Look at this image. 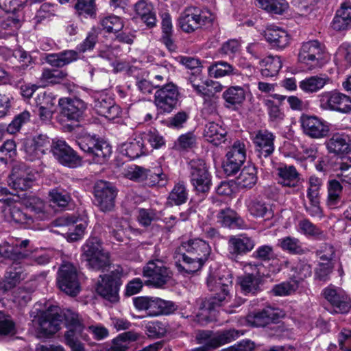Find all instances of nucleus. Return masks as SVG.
Returning a JSON list of instances; mask_svg holds the SVG:
<instances>
[{
  "mask_svg": "<svg viewBox=\"0 0 351 351\" xmlns=\"http://www.w3.org/2000/svg\"><path fill=\"white\" fill-rule=\"evenodd\" d=\"M239 284L241 293L245 295H255L261 290V279L252 274L241 277L239 280Z\"/></svg>",
  "mask_w": 351,
  "mask_h": 351,
  "instance_id": "obj_42",
  "label": "nucleus"
},
{
  "mask_svg": "<svg viewBox=\"0 0 351 351\" xmlns=\"http://www.w3.org/2000/svg\"><path fill=\"white\" fill-rule=\"evenodd\" d=\"M93 98V108L99 115L110 120L121 115L122 110L111 96L105 93H97Z\"/></svg>",
  "mask_w": 351,
  "mask_h": 351,
  "instance_id": "obj_23",
  "label": "nucleus"
},
{
  "mask_svg": "<svg viewBox=\"0 0 351 351\" xmlns=\"http://www.w3.org/2000/svg\"><path fill=\"white\" fill-rule=\"evenodd\" d=\"M271 99H264L263 103L267 108L269 121L275 126L280 125L285 118V114L280 106L286 99V96L279 94H272Z\"/></svg>",
  "mask_w": 351,
  "mask_h": 351,
  "instance_id": "obj_27",
  "label": "nucleus"
},
{
  "mask_svg": "<svg viewBox=\"0 0 351 351\" xmlns=\"http://www.w3.org/2000/svg\"><path fill=\"white\" fill-rule=\"evenodd\" d=\"M237 72L232 64L223 60L215 61L208 67V76L217 79L236 75Z\"/></svg>",
  "mask_w": 351,
  "mask_h": 351,
  "instance_id": "obj_37",
  "label": "nucleus"
},
{
  "mask_svg": "<svg viewBox=\"0 0 351 351\" xmlns=\"http://www.w3.org/2000/svg\"><path fill=\"white\" fill-rule=\"evenodd\" d=\"M327 76L313 75L306 77L299 82V88L306 94H312L318 92L328 82Z\"/></svg>",
  "mask_w": 351,
  "mask_h": 351,
  "instance_id": "obj_40",
  "label": "nucleus"
},
{
  "mask_svg": "<svg viewBox=\"0 0 351 351\" xmlns=\"http://www.w3.org/2000/svg\"><path fill=\"white\" fill-rule=\"evenodd\" d=\"M114 173H119L121 176H146L150 170L128 163H114L112 165Z\"/></svg>",
  "mask_w": 351,
  "mask_h": 351,
  "instance_id": "obj_50",
  "label": "nucleus"
},
{
  "mask_svg": "<svg viewBox=\"0 0 351 351\" xmlns=\"http://www.w3.org/2000/svg\"><path fill=\"white\" fill-rule=\"evenodd\" d=\"M334 30L343 31L351 28V3H343L336 12L331 23Z\"/></svg>",
  "mask_w": 351,
  "mask_h": 351,
  "instance_id": "obj_32",
  "label": "nucleus"
},
{
  "mask_svg": "<svg viewBox=\"0 0 351 351\" xmlns=\"http://www.w3.org/2000/svg\"><path fill=\"white\" fill-rule=\"evenodd\" d=\"M188 191L185 184L180 182L176 184L168 197V202L171 206H180L186 202Z\"/></svg>",
  "mask_w": 351,
  "mask_h": 351,
  "instance_id": "obj_49",
  "label": "nucleus"
},
{
  "mask_svg": "<svg viewBox=\"0 0 351 351\" xmlns=\"http://www.w3.org/2000/svg\"><path fill=\"white\" fill-rule=\"evenodd\" d=\"M226 130L215 122H210L205 125L204 137L206 140L215 146L226 141Z\"/></svg>",
  "mask_w": 351,
  "mask_h": 351,
  "instance_id": "obj_35",
  "label": "nucleus"
},
{
  "mask_svg": "<svg viewBox=\"0 0 351 351\" xmlns=\"http://www.w3.org/2000/svg\"><path fill=\"white\" fill-rule=\"evenodd\" d=\"M226 157L243 163L246 158L245 144L240 141H236L227 152Z\"/></svg>",
  "mask_w": 351,
  "mask_h": 351,
  "instance_id": "obj_60",
  "label": "nucleus"
},
{
  "mask_svg": "<svg viewBox=\"0 0 351 351\" xmlns=\"http://www.w3.org/2000/svg\"><path fill=\"white\" fill-rule=\"evenodd\" d=\"M254 245V241L244 234L232 236L228 240L229 252L235 256L246 254Z\"/></svg>",
  "mask_w": 351,
  "mask_h": 351,
  "instance_id": "obj_29",
  "label": "nucleus"
},
{
  "mask_svg": "<svg viewBox=\"0 0 351 351\" xmlns=\"http://www.w3.org/2000/svg\"><path fill=\"white\" fill-rule=\"evenodd\" d=\"M97 42V35L88 32L86 38L76 46L75 49H66L58 53H48L45 61L53 67L62 68L81 58V54L94 49Z\"/></svg>",
  "mask_w": 351,
  "mask_h": 351,
  "instance_id": "obj_3",
  "label": "nucleus"
},
{
  "mask_svg": "<svg viewBox=\"0 0 351 351\" xmlns=\"http://www.w3.org/2000/svg\"><path fill=\"white\" fill-rule=\"evenodd\" d=\"M27 0H0V8L7 13H14L22 8ZM20 21L9 14L0 16V38H8L16 35Z\"/></svg>",
  "mask_w": 351,
  "mask_h": 351,
  "instance_id": "obj_7",
  "label": "nucleus"
},
{
  "mask_svg": "<svg viewBox=\"0 0 351 351\" xmlns=\"http://www.w3.org/2000/svg\"><path fill=\"white\" fill-rule=\"evenodd\" d=\"M240 332L235 329L225 330L215 333L216 348L230 343L240 337Z\"/></svg>",
  "mask_w": 351,
  "mask_h": 351,
  "instance_id": "obj_61",
  "label": "nucleus"
},
{
  "mask_svg": "<svg viewBox=\"0 0 351 351\" xmlns=\"http://www.w3.org/2000/svg\"><path fill=\"white\" fill-rule=\"evenodd\" d=\"M86 227V222H82L78 224H74L73 227L69 228V230H66L64 232H60L58 230H53V232L63 235L69 242H73L82 239Z\"/></svg>",
  "mask_w": 351,
  "mask_h": 351,
  "instance_id": "obj_55",
  "label": "nucleus"
},
{
  "mask_svg": "<svg viewBox=\"0 0 351 351\" xmlns=\"http://www.w3.org/2000/svg\"><path fill=\"white\" fill-rule=\"evenodd\" d=\"M158 89L154 93V104L159 114H169L177 108L180 92L173 82L162 85L156 84Z\"/></svg>",
  "mask_w": 351,
  "mask_h": 351,
  "instance_id": "obj_10",
  "label": "nucleus"
},
{
  "mask_svg": "<svg viewBox=\"0 0 351 351\" xmlns=\"http://www.w3.org/2000/svg\"><path fill=\"white\" fill-rule=\"evenodd\" d=\"M252 256L261 261H269L275 257L274 247L269 244L260 245L254 251Z\"/></svg>",
  "mask_w": 351,
  "mask_h": 351,
  "instance_id": "obj_64",
  "label": "nucleus"
},
{
  "mask_svg": "<svg viewBox=\"0 0 351 351\" xmlns=\"http://www.w3.org/2000/svg\"><path fill=\"white\" fill-rule=\"evenodd\" d=\"M285 315L281 308L267 305L261 309L250 312L246 316V322L252 327L264 328L270 324L278 323Z\"/></svg>",
  "mask_w": 351,
  "mask_h": 351,
  "instance_id": "obj_14",
  "label": "nucleus"
},
{
  "mask_svg": "<svg viewBox=\"0 0 351 351\" xmlns=\"http://www.w3.org/2000/svg\"><path fill=\"white\" fill-rule=\"evenodd\" d=\"M162 42L168 49L174 51L176 46L173 39V25L169 13L164 12L161 15Z\"/></svg>",
  "mask_w": 351,
  "mask_h": 351,
  "instance_id": "obj_41",
  "label": "nucleus"
},
{
  "mask_svg": "<svg viewBox=\"0 0 351 351\" xmlns=\"http://www.w3.org/2000/svg\"><path fill=\"white\" fill-rule=\"evenodd\" d=\"M342 69L351 66V44L344 43L338 49L336 58Z\"/></svg>",
  "mask_w": 351,
  "mask_h": 351,
  "instance_id": "obj_56",
  "label": "nucleus"
},
{
  "mask_svg": "<svg viewBox=\"0 0 351 351\" xmlns=\"http://www.w3.org/2000/svg\"><path fill=\"white\" fill-rule=\"evenodd\" d=\"M141 138H143L144 142H148L154 149H159L165 145L164 137L155 129L144 132Z\"/></svg>",
  "mask_w": 351,
  "mask_h": 351,
  "instance_id": "obj_63",
  "label": "nucleus"
},
{
  "mask_svg": "<svg viewBox=\"0 0 351 351\" xmlns=\"http://www.w3.org/2000/svg\"><path fill=\"white\" fill-rule=\"evenodd\" d=\"M262 69L261 75L263 77H273L277 75L282 68V60L280 56H268L261 62Z\"/></svg>",
  "mask_w": 351,
  "mask_h": 351,
  "instance_id": "obj_43",
  "label": "nucleus"
},
{
  "mask_svg": "<svg viewBox=\"0 0 351 351\" xmlns=\"http://www.w3.org/2000/svg\"><path fill=\"white\" fill-rule=\"evenodd\" d=\"M68 75L66 71L45 69L43 71L41 78L43 80L51 84H58Z\"/></svg>",
  "mask_w": 351,
  "mask_h": 351,
  "instance_id": "obj_59",
  "label": "nucleus"
},
{
  "mask_svg": "<svg viewBox=\"0 0 351 351\" xmlns=\"http://www.w3.org/2000/svg\"><path fill=\"white\" fill-rule=\"evenodd\" d=\"M121 152L131 160L136 159L148 153V149L144 144L143 138L136 136L121 145Z\"/></svg>",
  "mask_w": 351,
  "mask_h": 351,
  "instance_id": "obj_31",
  "label": "nucleus"
},
{
  "mask_svg": "<svg viewBox=\"0 0 351 351\" xmlns=\"http://www.w3.org/2000/svg\"><path fill=\"white\" fill-rule=\"evenodd\" d=\"M265 38L272 47L284 49L289 43L290 36L280 28H268L265 32Z\"/></svg>",
  "mask_w": 351,
  "mask_h": 351,
  "instance_id": "obj_34",
  "label": "nucleus"
},
{
  "mask_svg": "<svg viewBox=\"0 0 351 351\" xmlns=\"http://www.w3.org/2000/svg\"><path fill=\"white\" fill-rule=\"evenodd\" d=\"M66 331L64 343L72 351H86L84 343L88 342V330L80 318L78 313L66 310L64 314Z\"/></svg>",
  "mask_w": 351,
  "mask_h": 351,
  "instance_id": "obj_5",
  "label": "nucleus"
},
{
  "mask_svg": "<svg viewBox=\"0 0 351 351\" xmlns=\"http://www.w3.org/2000/svg\"><path fill=\"white\" fill-rule=\"evenodd\" d=\"M298 59L313 70L322 68L328 62V57L324 46L318 40H313L302 44Z\"/></svg>",
  "mask_w": 351,
  "mask_h": 351,
  "instance_id": "obj_11",
  "label": "nucleus"
},
{
  "mask_svg": "<svg viewBox=\"0 0 351 351\" xmlns=\"http://www.w3.org/2000/svg\"><path fill=\"white\" fill-rule=\"evenodd\" d=\"M304 133L314 138H320L328 135L330 128L327 123L316 116L302 114L299 120Z\"/></svg>",
  "mask_w": 351,
  "mask_h": 351,
  "instance_id": "obj_25",
  "label": "nucleus"
},
{
  "mask_svg": "<svg viewBox=\"0 0 351 351\" xmlns=\"http://www.w3.org/2000/svg\"><path fill=\"white\" fill-rule=\"evenodd\" d=\"M256 5L272 14H283L289 8L286 0H256Z\"/></svg>",
  "mask_w": 351,
  "mask_h": 351,
  "instance_id": "obj_46",
  "label": "nucleus"
},
{
  "mask_svg": "<svg viewBox=\"0 0 351 351\" xmlns=\"http://www.w3.org/2000/svg\"><path fill=\"white\" fill-rule=\"evenodd\" d=\"M30 113L27 110H24L18 115H16L12 122L6 127L0 125V141L3 138V132L5 130L9 134H15L19 131L21 126L25 124L30 120Z\"/></svg>",
  "mask_w": 351,
  "mask_h": 351,
  "instance_id": "obj_48",
  "label": "nucleus"
},
{
  "mask_svg": "<svg viewBox=\"0 0 351 351\" xmlns=\"http://www.w3.org/2000/svg\"><path fill=\"white\" fill-rule=\"evenodd\" d=\"M57 284L59 289L71 296L77 295L80 285L76 267L70 263H63L58 272Z\"/></svg>",
  "mask_w": 351,
  "mask_h": 351,
  "instance_id": "obj_15",
  "label": "nucleus"
},
{
  "mask_svg": "<svg viewBox=\"0 0 351 351\" xmlns=\"http://www.w3.org/2000/svg\"><path fill=\"white\" fill-rule=\"evenodd\" d=\"M275 138V135L267 130H259L254 133L252 140L255 153L259 158H267L273 154Z\"/></svg>",
  "mask_w": 351,
  "mask_h": 351,
  "instance_id": "obj_24",
  "label": "nucleus"
},
{
  "mask_svg": "<svg viewBox=\"0 0 351 351\" xmlns=\"http://www.w3.org/2000/svg\"><path fill=\"white\" fill-rule=\"evenodd\" d=\"M117 193L116 186L108 181L99 180L94 186L95 204L103 212L110 211L114 208Z\"/></svg>",
  "mask_w": 351,
  "mask_h": 351,
  "instance_id": "obj_17",
  "label": "nucleus"
},
{
  "mask_svg": "<svg viewBox=\"0 0 351 351\" xmlns=\"http://www.w3.org/2000/svg\"><path fill=\"white\" fill-rule=\"evenodd\" d=\"M319 106L325 110L336 111L341 113L351 112V98L339 91L322 93L319 95Z\"/></svg>",
  "mask_w": 351,
  "mask_h": 351,
  "instance_id": "obj_19",
  "label": "nucleus"
},
{
  "mask_svg": "<svg viewBox=\"0 0 351 351\" xmlns=\"http://www.w3.org/2000/svg\"><path fill=\"white\" fill-rule=\"evenodd\" d=\"M143 274L149 282L157 288L163 287L172 277L171 269L159 259L149 261L144 267Z\"/></svg>",
  "mask_w": 351,
  "mask_h": 351,
  "instance_id": "obj_18",
  "label": "nucleus"
},
{
  "mask_svg": "<svg viewBox=\"0 0 351 351\" xmlns=\"http://www.w3.org/2000/svg\"><path fill=\"white\" fill-rule=\"evenodd\" d=\"M189 119V113L181 110L166 120L167 127L173 129L183 128Z\"/></svg>",
  "mask_w": 351,
  "mask_h": 351,
  "instance_id": "obj_62",
  "label": "nucleus"
},
{
  "mask_svg": "<svg viewBox=\"0 0 351 351\" xmlns=\"http://www.w3.org/2000/svg\"><path fill=\"white\" fill-rule=\"evenodd\" d=\"M211 254V247L200 238L190 239L181 243L173 254L175 265L183 276L200 270Z\"/></svg>",
  "mask_w": 351,
  "mask_h": 351,
  "instance_id": "obj_2",
  "label": "nucleus"
},
{
  "mask_svg": "<svg viewBox=\"0 0 351 351\" xmlns=\"http://www.w3.org/2000/svg\"><path fill=\"white\" fill-rule=\"evenodd\" d=\"M232 274L226 267L221 266L214 272L210 270L206 282L209 290L214 295L205 300L196 301L197 308L189 312H179L181 317L190 319L200 325H205L213 320L215 310L228 302L232 289Z\"/></svg>",
  "mask_w": 351,
  "mask_h": 351,
  "instance_id": "obj_1",
  "label": "nucleus"
},
{
  "mask_svg": "<svg viewBox=\"0 0 351 351\" xmlns=\"http://www.w3.org/2000/svg\"><path fill=\"white\" fill-rule=\"evenodd\" d=\"M81 257L86 265L95 271H104L110 265L109 254L104 251L101 240L96 237H89L82 246Z\"/></svg>",
  "mask_w": 351,
  "mask_h": 351,
  "instance_id": "obj_6",
  "label": "nucleus"
},
{
  "mask_svg": "<svg viewBox=\"0 0 351 351\" xmlns=\"http://www.w3.org/2000/svg\"><path fill=\"white\" fill-rule=\"evenodd\" d=\"M123 268L120 265L108 274L100 275L96 287L97 293L105 300L114 303L119 301V291L122 285Z\"/></svg>",
  "mask_w": 351,
  "mask_h": 351,
  "instance_id": "obj_8",
  "label": "nucleus"
},
{
  "mask_svg": "<svg viewBox=\"0 0 351 351\" xmlns=\"http://www.w3.org/2000/svg\"><path fill=\"white\" fill-rule=\"evenodd\" d=\"M213 21L212 14L197 7H188L180 14L178 24L186 33H192L205 25H211Z\"/></svg>",
  "mask_w": 351,
  "mask_h": 351,
  "instance_id": "obj_9",
  "label": "nucleus"
},
{
  "mask_svg": "<svg viewBox=\"0 0 351 351\" xmlns=\"http://www.w3.org/2000/svg\"><path fill=\"white\" fill-rule=\"evenodd\" d=\"M297 231L306 237H317L321 234L319 228L308 219H303L298 221Z\"/></svg>",
  "mask_w": 351,
  "mask_h": 351,
  "instance_id": "obj_57",
  "label": "nucleus"
},
{
  "mask_svg": "<svg viewBox=\"0 0 351 351\" xmlns=\"http://www.w3.org/2000/svg\"><path fill=\"white\" fill-rule=\"evenodd\" d=\"M0 201L5 204L3 213L6 221L25 225H30L34 221L33 217L27 212L22 210L14 202L13 198H2L0 199Z\"/></svg>",
  "mask_w": 351,
  "mask_h": 351,
  "instance_id": "obj_26",
  "label": "nucleus"
},
{
  "mask_svg": "<svg viewBox=\"0 0 351 351\" xmlns=\"http://www.w3.org/2000/svg\"><path fill=\"white\" fill-rule=\"evenodd\" d=\"M134 10L147 27L153 28L156 25V10L151 1L139 0L134 5Z\"/></svg>",
  "mask_w": 351,
  "mask_h": 351,
  "instance_id": "obj_30",
  "label": "nucleus"
},
{
  "mask_svg": "<svg viewBox=\"0 0 351 351\" xmlns=\"http://www.w3.org/2000/svg\"><path fill=\"white\" fill-rule=\"evenodd\" d=\"M53 142L45 134H38L32 138H27L23 143L25 157L27 160L33 161L40 158L47 151L51 152Z\"/></svg>",
  "mask_w": 351,
  "mask_h": 351,
  "instance_id": "obj_21",
  "label": "nucleus"
},
{
  "mask_svg": "<svg viewBox=\"0 0 351 351\" xmlns=\"http://www.w3.org/2000/svg\"><path fill=\"white\" fill-rule=\"evenodd\" d=\"M217 221L221 227L231 230H243L247 226L245 220L230 208L220 210L217 215Z\"/></svg>",
  "mask_w": 351,
  "mask_h": 351,
  "instance_id": "obj_28",
  "label": "nucleus"
},
{
  "mask_svg": "<svg viewBox=\"0 0 351 351\" xmlns=\"http://www.w3.org/2000/svg\"><path fill=\"white\" fill-rule=\"evenodd\" d=\"M12 262V265L5 271L2 282V287L5 291L11 289L23 278V269L21 265L24 263L22 261Z\"/></svg>",
  "mask_w": 351,
  "mask_h": 351,
  "instance_id": "obj_39",
  "label": "nucleus"
},
{
  "mask_svg": "<svg viewBox=\"0 0 351 351\" xmlns=\"http://www.w3.org/2000/svg\"><path fill=\"white\" fill-rule=\"evenodd\" d=\"M74 10L77 16L95 18L97 10L96 0H76Z\"/></svg>",
  "mask_w": 351,
  "mask_h": 351,
  "instance_id": "obj_44",
  "label": "nucleus"
},
{
  "mask_svg": "<svg viewBox=\"0 0 351 351\" xmlns=\"http://www.w3.org/2000/svg\"><path fill=\"white\" fill-rule=\"evenodd\" d=\"M342 189L343 186L339 181L331 180L328 182L327 204L330 208H337L340 203Z\"/></svg>",
  "mask_w": 351,
  "mask_h": 351,
  "instance_id": "obj_52",
  "label": "nucleus"
},
{
  "mask_svg": "<svg viewBox=\"0 0 351 351\" xmlns=\"http://www.w3.org/2000/svg\"><path fill=\"white\" fill-rule=\"evenodd\" d=\"M350 138L344 134H335L326 142V148L330 153L343 154L350 149Z\"/></svg>",
  "mask_w": 351,
  "mask_h": 351,
  "instance_id": "obj_38",
  "label": "nucleus"
},
{
  "mask_svg": "<svg viewBox=\"0 0 351 351\" xmlns=\"http://www.w3.org/2000/svg\"><path fill=\"white\" fill-rule=\"evenodd\" d=\"M99 25L101 30L106 33H117L123 29V21L114 14L102 16L99 19Z\"/></svg>",
  "mask_w": 351,
  "mask_h": 351,
  "instance_id": "obj_45",
  "label": "nucleus"
},
{
  "mask_svg": "<svg viewBox=\"0 0 351 351\" xmlns=\"http://www.w3.org/2000/svg\"><path fill=\"white\" fill-rule=\"evenodd\" d=\"M49 195L53 206L61 209L65 208L71 200V197L67 192L58 189H51Z\"/></svg>",
  "mask_w": 351,
  "mask_h": 351,
  "instance_id": "obj_54",
  "label": "nucleus"
},
{
  "mask_svg": "<svg viewBox=\"0 0 351 351\" xmlns=\"http://www.w3.org/2000/svg\"><path fill=\"white\" fill-rule=\"evenodd\" d=\"M299 286V281L295 278H290L288 280L275 285L271 293L275 296H287L294 293Z\"/></svg>",
  "mask_w": 351,
  "mask_h": 351,
  "instance_id": "obj_51",
  "label": "nucleus"
},
{
  "mask_svg": "<svg viewBox=\"0 0 351 351\" xmlns=\"http://www.w3.org/2000/svg\"><path fill=\"white\" fill-rule=\"evenodd\" d=\"M197 145V136L192 132L181 134L175 141L174 147L178 151H187Z\"/></svg>",
  "mask_w": 351,
  "mask_h": 351,
  "instance_id": "obj_53",
  "label": "nucleus"
},
{
  "mask_svg": "<svg viewBox=\"0 0 351 351\" xmlns=\"http://www.w3.org/2000/svg\"><path fill=\"white\" fill-rule=\"evenodd\" d=\"M277 245L283 251L291 255H302L306 249L303 243L298 238L286 236L278 239Z\"/></svg>",
  "mask_w": 351,
  "mask_h": 351,
  "instance_id": "obj_36",
  "label": "nucleus"
},
{
  "mask_svg": "<svg viewBox=\"0 0 351 351\" xmlns=\"http://www.w3.org/2000/svg\"><path fill=\"white\" fill-rule=\"evenodd\" d=\"M250 213L255 217H264L269 208L265 202L257 198L246 202Z\"/></svg>",
  "mask_w": 351,
  "mask_h": 351,
  "instance_id": "obj_58",
  "label": "nucleus"
},
{
  "mask_svg": "<svg viewBox=\"0 0 351 351\" xmlns=\"http://www.w3.org/2000/svg\"><path fill=\"white\" fill-rule=\"evenodd\" d=\"M227 108H238L245 100L246 92L240 86H232L228 88L222 95Z\"/></svg>",
  "mask_w": 351,
  "mask_h": 351,
  "instance_id": "obj_33",
  "label": "nucleus"
},
{
  "mask_svg": "<svg viewBox=\"0 0 351 351\" xmlns=\"http://www.w3.org/2000/svg\"><path fill=\"white\" fill-rule=\"evenodd\" d=\"M51 153L62 165L76 168L82 165V159L64 141H53Z\"/></svg>",
  "mask_w": 351,
  "mask_h": 351,
  "instance_id": "obj_22",
  "label": "nucleus"
},
{
  "mask_svg": "<svg viewBox=\"0 0 351 351\" xmlns=\"http://www.w3.org/2000/svg\"><path fill=\"white\" fill-rule=\"evenodd\" d=\"M29 243V241L27 239L20 241L11 239L0 243V258L14 263L22 261L28 264L27 254L24 252V250L27 247Z\"/></svg>",
  "mask_w": 351,
  "mask_h": 351,
  "instance_id": "obj_20",
  "label": "nucleus"
},
{
  "mask_svg": "<svg viewBox=\"0 0 351 351\" xmlns=\"http://www.w3.org/2000/svg\"><path fill=\"white\" fill-rule=\"evenodd\" d=\"M322 295L330 305L328 311L332 314H346L351 309V298L340 287L330 284L322 290Z\"/></svg>",
  "mask_w": 351,
  "mask_h": 351,
  "instance_id": "obj_13",
  "label": "nucleus"
},
{
  "mask_svg": "<svg viewBox=\"0 0 351 351\" xmlns=\"http://www.w3.org/2000/svg\"><path fill=\"white\" fill-rule=\"evenodd\" d=\"M77 144L83 152L92 155L97 163L104 162L112 154V147L96 135L85 134L78 139Z\"/></svg>",
  "mask_w": 351,
  "mask_h": 351,
  "instance_id": "obj_12",
  "label": "nucleus"
},
{
  "mask_svg": "<svg viewBox=\"0 0 351 351\" xmlns=\"http://www.w3.org/2000/svg\"><path fill=\"white\" fill-rule=\"evenodd\" d=\"M110 226L112 228L110 234L117 241H124L128 238L130 232L135 231L128 223L122 224V221L118 218L112 219Z\"/></svg>",
  "mask_w": 351,
  "mask_h": 351,
  "instance_id": "obj_47",
  "label": "nucleus"
},
{
  "mask_svg": "<svg viewBox=\"0 0 351 351\" xmlns=\"http://www.w3.org/2000/svg\"><path fill=\"white\" fill-rule=\"evenodd\" d=\"M30 315L34 318L33 322L38 325L37 335L40 338H49L60 329L62 317L53 305L43 309L41 304L37 303Z\"/></svg>",
  "mask_w": 351,
  "mask_h": 351,
  "instance_id": "obj_4",
  "label": "nucleus"
},
{
  "mask_svg": "<svg viewBox=\"0 0 351 351\" xmlns=\"http://www.w3.org/2000/svg\"><path fill=\"white\" fill-rule=\"evenodd\" d=\"M60 116L64 121L80 123L84 120L86 104L78 97H66L59 99Z\"/></svg>",
  "mask_w": 351,
  "mask_h": 351,
  "instance_id": "obj_16",
  "label": "nucleus"
}]
</instances>
